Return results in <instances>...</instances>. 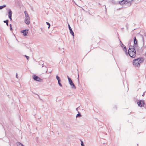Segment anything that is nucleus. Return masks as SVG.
I'll return each instance as SVG.
<instances>
[{
    "mask_svg": "<svg viewBox=\"0 0 146 146\" xmlns=\"http://www.w3.org/2000/svg\"><path fill=\"white\" fill-rule=\"evenodd\" d=\"M135 48L136 49L137 52H138L140 53H142L143 50H140L139 49V47L138 46V47H135Z\"/></svg>",
    "mask_w": 146,
    "mask_h": 146,
    "instance_id": "obj_12",
    "label": "nucleus"
},
{
    "mask_svg": "<svg viewBox=\"0 0 146 146\" xmlns=\"http://www.w3.org/2000/svg\"><path fill=\"white\" fill-rule=\"evenodd\" d=\"M133 1V0H131V3H132V1Z\"/></svg>",
    "mask_w": 146,
    "mask_h": 146,
    "instance_id": "obj_35",
    "label": "nucleus"
},
{
    "mask_svg": "<svg viewBox=\"0 0 146 146\" xmlns=\"http://www.w3.org/2000/svg\"><path fill=\"white\" fill-rule=\"evenodd\" d=\"M8 17L10 19L11 21L12 20V12L11 9L9 10L8 11Z\"/></svg>",
    "mask_w": 146,
    "mask_h": 146,
    "instance_id": "obj_7",
    "label": "nucleus"
},
{
    "mask_svg": "<svg viewBox=\"0 0 146 146\" xmlns=\"http://www.w3.org/2000/svg\"><path fill=\"white\" fill-rule=\"evenodd\" d=\"M68 82L69 84H70V85L73 83V82L71 79H69L68 80Z\"/></svg>",
    "mask_w": 146,
    "mask_h": 146,
    "instance_id": "obj_16",
    "label": "nucleus"
},
{
    "mask_svg": "<svg viewBox=\"0 0 146 146\" xmlns=\"http://www.w3.org/2000/svg\"><path fill=\"white\" fill-rule=\"evenodd\" d=\"M138 62H139V64L143 61L144 58L143 57L139 58L137 59Z\"/></svg>",
    "mask_w": 146,
    "mask_h": 146,
    "instance_id": "obj_9",
    "label": "nucleus"
},
{
    "mask_svg": "<svg viewBox=\"0 0 146 146\" xmlns=\"http://www.w3.org/2000/svg\"><path fill=\"white\" fill-rule=\"evenodd\" d=\"M8 22L9 20H6L3 21V22L4 23H5L8 26H9Z\"/></svg>",
    "mask_w": 146,
    "mask_h": 146,
    "instance_id": "obj_17",
    "label": "nucleus"
},
{
    "mask_svg": "<svg viewBox=\"0 0 146 146\" xmlns=\"http://www.w3.org/2000/svg\"><path fill=\"white\" fill-rule=\"evenodd\" d=\"M51 72H52V71H50V72H49V73H51Z\"/></svg>",
    "mask_w": 146,
    "mask_h": 146,
    "instance_id": "obj_36",
    "label": "nucleus"
},
{
    "mask_svg": "<svg viewBox=\"0 0 146 146\" xmlns=\"http://www.w3.org/2000/svg\"><path fill=\"white\" fill-rule=\"evenodd\" d=\"M133 65L137 67H139L140 65L139 62H138L137 59L133 60Z\"/></svg>",
    "mask_w": 146,
    "mask_h": 146,
    "instance_id": "obj_4",
    "label": "nucleus"
},
{
    "mask_svg": "<svg viewBox=\"0 0 146 146\" xmlns=\"http://www.w3.org/2000/svg\"><path fill=\"white\" fill-rule=\"evenodd\" d=\"M9 26L10 27V30L11 31H12L13 30L12 28V25L11 24H10L9 25Z\"/></svg>",
    "mask_w": 146,
    "mask_h": 146,
    "instance_id": "obj_26",
    "label": "nucleus"
},
{
    "mask_svg": "<svg viewBox=\"0 0 146 146\" xmlns=\"http://www.w3.org/2000/svg\"><path fill=\"white\" fill-rule=\"evenodd\" d=\"M67 78H68V80H69V79H71V78H70L68 76H67Z\"/></svg>",
    "mask_w": 146,
    "mask_h": 146,
    "instance_id": "obj_33",
    "label": "nucleus"
},
{
    "mask_svg": "<svg viewBox=\"0 0 146 146\" xmlns=\"http://www.w3.org/2000/svg\"><path fill=\"white\" fill-rule=\"evenodd\" d=\"M68 28L70 30V33L73 36H74V32H73V31L72 30V29L71 27H70V25L68 24Z\"/></svg>",
    "mask_w": 146,
    "mask_h": 146,
    "instance_id": "obj_8",
    "label": "nucleus"
},
{
    "mask_svg": "<svg viewBox=\"0 0 146 146\" xmlns=\"http://www.w3.org/2000/svg\"><path fill=\"white\" fill-rule=\"evenodd\" d=\"M123 50L125 51V54L127 55H128V53L127 52V48L125 46H123Z\"/></svg>",
    "mask_w": 146,
    "mask_h": 146,
    "instance_id": "obj_13",
    "label": "nucleus"
},
{
    "mask_svg": "<svg viewBox=\"0 0 146 146\" xmlns=\"http://www.w3.org/2000/svg\"><path fill=\"white\" fill-rule=\"evenodd\" d=\"M135 47V46H130L127 52L128 54L133 58H135L136 56V51Z\"/></svg>",
    "mask_w": 146,
    "mask_h": 146,
    "instance_id": "obj_1",
    "label": "nucleus"
},
{
    "mask_svg": "<svg viewBox=\"0 0 146 146\" xmlns=\"http://www.w3.org/2000/svg\"><path fill=\"white\" fill-rule=\"evenodd\" d=\"M133 42L134 45L133 46H135V47H138V40L135 36L133 38Z\"/></svg>",
    "mask_w": 146,
    "mask_h": 146,
    "instance_id": "obj_6",
    "label": "nucleus"
},
{
    "mask_svg": "<svg viewBox=\"0 0 146 146\" xmlns=\"http://www.w3.org/2000/svg\"><path fill=\"white\" fill-rule=\"evenodd\" d=\"M17 146H24L22 143L20 142H18L17 143Z\"/></svg>",
    "mask_w": 146,
    "mask_h": 146,
    "instance_id": "obj_18",
    "label": "nucleus"
},
{
    "mask_svg": "<svg viewBox=\"0 0 146 146\" xmlns=\"http://www.w3.org/2000/svg\"><path fill=\"white\" fill-rule=\"evenodd\" d=\"M77 79H78V86H79L80 81H79V75L78 73V76Z\"/></svg>",
    "mask_w": 146,
    "mask_h": 146,
    "instance_id": "obj_20",
    "label": "nucleus"
},
{
    "mask_svg": "<svg viewBox=\"0 0 146 146\" xmlns=\"http://www.w3.org/2000/svg\"><path fill=\"white\" fill-rule=\"evenodd\" d=\"M58 48L59 49V50L60 49V48Z\"/></svg>",
    "mask_w": 146,
    "mask_h": 146,
    "instance_id": "obj_38",
    "label": "nucleus"
},
{
    "mask_svg": "<svg viewBox=\"0 0 146 146\" xmlns=\"http://www.w3.org/2000/svg\"><path fill=\"white\" fill-rule=\"evenodd\" d=\"M16 77L17 78H18V74L17 73L16 74Z\"/></svg>",
    "mask_w": 146,
    "mask_h": 146,
    "instance_id": "obj_29",
    "label": "nucleus"
},
{
    "mask_svg": "<svg viewBox=\"0 0 146 146\" xmlns=\"http://www.w3.org/2000/svg\"><path fill=\"white\" fill-rule=\"evenodd\" d=\"M58 84L61 87H62V84L60 83V82H58Z\"/></svg>",
    "mask_w": 146,
    "mask_h": 146,
    "instance_id": "obj_27",
    "label": "nucleus"
},
{
    "mask_svg": "<svg viewBox=\"0 0 146 146\" xmlns=\"http://www.w3.org/2000/svg\"><path fill=\"white\" fill-rule=\"evenodd\" d=\"M25 56L27 60H29V56H28L26 55H25Z\"/></svg>",
    "mask_w": 146,
    "mask_h": 146,
    "instance_id": "obj_24",
    "label": "nucleus"
},
{
    "mask_svg": "<svg viewBox=\"0 0 146 146\" xmlns=\"http://www.w3.org/2000/svg\"><path fill=\"white\" fill-rule=\"evenodd\" d=\"M120 43H121V47H123V46H124L125 45H124V44L120 40Z\"/></svg>",
    "mask_w": 146,
    "mask_h": 146,
    "instance_id": "obj_22",
    "label": "nucleus"
},
{
    "mask_svg": "<svg viewBox=\"0 0 146 146\" xmlns=\"http://www.w3.org/2000/svg\"><path fill=\"white\" fill-rule=\"evenodd\" d=\"M56 78L58 80V79H60V78L58 76V75H56Z\"/></svg>",
    "mask_w": 146,
    "mask_h": 146,
    "instance_id": "obj_25",
    "label": "nucleus"
},
{
    "mask_svg": "<svg viewBox=\"0 0 146 146\" xmlns=\"http://www.w3.org/2000/svg\"><path fill=\"white\" fill-rule=\"evenodd\" d=\"M70 85L71 86V88L72 89H76V87L75 86V85L74 84V83Z\"/></svg>",
    "mask_w": 146,
    "mask_h": 146,
    "instance_id": "obj_14",
    "label": "nucleus"
},
{
    "mask_svg": "<svg viewBox=\"0 0 146 146\" xmlns=\"http://www.w3.org/2000/svg\"><path fill=\"white\" fill-rule=\"evenodd\" d=\"M126 1H127V6L129 7L130 6L131 4V0H127Z\"/></svg>",
    "mask_w": 146,
    "mask_h": 146,
    "instance_id": "obj_11",
    "label": "nucleus"
},
{
    "mask_svg": "<svg viewBox=\"0 0 146 146\" xmlns=\"http://www.w3.org/2000/svg\"><path fill=\"white\" fill-rule=\"evenodd\" d=\"M33 78L34 80L39 82H41L42 80V79L36 75L33 76Z\"/></svg>",
    "mask_w": 146,
    "mask_h": 146,
    "instance_id": "obj_5",
    "label": "nucleus"
},
{
    "mask_svg": "<svg viewBox=\"0 0 146 146\" xmlns=\"http://www.w3.org/2000/svg\"><path fill=\"white\" fill-rule=\"evenodd\" d=\"M58 82H61L60 79H58Z\"/></svg>",
    "mask_w": 146,
    "mask_h": 146,
    "instance_id": "obj_30",
    "label": "nucleus"
},
{
    "mask_svg": "<svg viewBox=\"0 0 146 146\" xmlns=\"http://www.w3.org/2000/svg\"><path fill=\"white\" fill-rule=\"evenodd\" d=\"M24 13L25 15V22L26 24L28 25L30 23V18L29 17L26 11L24 12Z\"/></svg>",
    "mask_w": 146,
    "mask_h": 146,
    "instance_id": "obj_2",
    "label": "nucleus"
},
{
    "mask_svg": "<svg viewBox=\"0 0 146 146\" xmlns=\"http://www.w3.org/2000/svg\"><path fill=\"white\" fill-rule=\"evenodd\" d=\"M46 24L48 26V28H49L50 26V25L49 23L48 22H46Z\"/></svg>",
    "mask_w": 146,
    "mask_h": 146,
    "instance_id": "obj_21",
    "label": "nucleus"
},
{
    "mask_svg": "<svg viewBox=\"0 0 146 146\" xmlns=\"http://www.w3.org/2000/svg\"><path fill=\"white\" fill-rule=\"evenodd\" d=\"M28 29H25L22 31H21V32L23 34V35L24 36H26L27 35V34L28 33Z\"/></svg>",
    "mask_w": 146,
    "mask_h": 146,
    "instance_id": "obj_10",
    "label": "nucleus"
},
{
    "mask_svg": "<svg viewBox=\"0 0 146 146\" xmlns=\"http://www.w3.org/2000/svg\"><path fill=\"white\" fill-rule=\"evenodd\" d=\"M80 106H79L76 109V110L77 111H78V110L80 109Z\"/></svg>",
    "mask_w": 146,
    "mask_h": 146,
    "instance_id": "obj_28",
    "label": "nucleus"
},
{
    "mask_svg": "<svg viewBox=\"0 0 146 146\" xmlns=\"http://www.w3.org/2000/svg\"><path fill=\"white\" fill-rule=\"evenodd\" d=\"M6 5H3L2 6H0V9L1 10L3 8L5 7H6Z\"/></svg>",
    "mask_w": 146,
    "mask_h": 146,
    "instance_id": "obj_19",
    "label": "nucleus"
},
{
    "mask_svg": "<svg viewBox=\"0 0 146 146\" xmlns=\"http://www.w3.org/2000/svg\"><path fill=\"white\" fill-rule=\"evenodd\" d=\"M145 91L143 93V94L142 95V96H144V95H145Z\"/></svg>",
    "mask_w": 146,
    "mask_h": 146,
    "instance_id": "obj_31",
    "label": "nucleus"
},
{
    "mask_svg": "<svg viewBox=\"0 0 146 146\" xmlns=\"http://www.w3.org/2000/svg\"><path fill=\"white\" fill-rule=\"evenodd\" d=\"M42 67H44L43 63V64L42 65Z\"/></svg>",
    "mask_w": 146,
    "mask_h": 146,
    "instance_id": "obj_34",
    "label": "nucleus"
},
{
    "mask_svg": "<svg viewBox=\"0 0 146 146\" xmlns=\"http://www.w3.org/2000/svg\"><path fill=\"white\" fill-rule=\"evenodd\" d=\"M47 70H47V69L46 70V73H48V72Z\"/></svg>",
    "mask_w": 146,
    "mask_h": 146,
    "instance_id": "obj_32",
    "label": "nucleus"
},
{
    "mask_svg": "<svg viewBox=\"0 0 146 146\" xmlns=\"http://www.w3.org/2000/svg\"><path fill=\"white\" fill-rule=\"evenodd\" d=\"M81 145L82 146H84V143L82 141H81Z\"/></svg>",
    "mask_w": 146,
    "mask_h": 146,
    "instance_id": "obj_23",
    "label": "nucleus"
},
{
    "mask_svg": "<svg viewBox=\"0 0 146 146\" xmlns=\"http://www.w3.org/2000/svg\"><path fill=\"white\" fill-rule=\"evenodd\" d=\"M46 67H45V70H46Z\"/></svg>",
    "mask_w": 146,
    "mask_h": 146,
    "instance_id": "obj_37",
    "label": "nucleus"
},
{
    "mask_svg": "<svg viewBox=\"0 0 146 146\" xmlns=\"http://www.w3.org/2000/svg\"><path fill=\"white\" fill-rule=\"evenodd\" d=\"M78 113L77 114L76 117H80L82 116V115L81 114L79 113V111H78Z\"/></svg>",
    "mask_w": 146,
    "mask_h": 146,
    "instance_id": "obj_15",
    "label": "nucleus"
},
{
    "mask_svg": "<svg viewBox=\"0 0 146 146\" xmlns=\"http://www.w3.org/2000/svg\"><path fill=\"white\" fill-rule=\"evenodd\" d=\"M137 104L139 106L141 107H143L145 104L144 101L143 100H140L137 102Z\"/></svg>",
    "mask_w": 146,
    "mask_h": 146,
    "instance_id": "obj_3",
    "label": "nucleus"
}]
</instances>
